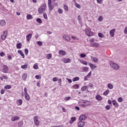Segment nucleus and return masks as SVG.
Returning a JSON list of instances; mask_svg holds the SVG:
<instances>
[{
  "label": "nucleus",
  "instance_id": "f257e3e1",
  "mask_svg": "<svg viewBox=\"0 0 127 127\" xmlns=\"http://www.w3.org/2000/svg\"><path fill=\"white\" fill-rule=\"evenodd\" d=\"M46 8H47V5H46V3H44L39 7L38 13L39 14H42L44 13V12H45V11L46 10Z\"/></svg>",
  "mask_w": 127,
  "mask_h": 127
},
{
  "label": "nucleus",
  "instance_id": "f03ea898",
  "mask_svg": "<svg viewBox=\"0 0 127 127\" xmlns=\"http://www.w3.org/2000/svg\"><path fill=\"white\" fill-rule=\"evenodd\" d=\"M85 32L86 35L89 37H91V36H93L94 35V32L91 30L90 28L85 29Z\"/></svg>",
  "mask_w": 127,
  "mask_h": 127
},
{
  "label": "nucleus",
  "instance_id": "7ed1b4c3",
  "mask_svg": "<svg viewBox=\"0 0 127 127\" xmlns=\"http://www.w3.org/2000/svg\"><path fill=\"white\" fill-rule=\"evenodd\" d=\"M110 64L111 67L113 68V69H114V70H119V69H120V66H119V64L113 62H110Z\"/></svg>",
  "mask_w": 127,
  "mask_h": 127
},
{
  "label": "nucleus",
  "instance_id": "20e7f679",
  "mask_svg": "<svg viewBox=\"0 0 127 127\" xmlns=\"http://www.w3.org/2000/svg\"><path fill=\"white\" fill-rule=\"evenodd\" d=\"M63 38L64 41H66L67 42H69V41H70L71 40V38H70V36L66 34L63 35Z\"/></svg>",
  "mask_w": 127,
  "mask_h": 127
},
{
  "label": "nucleus",
  "instance_id": "39448f33",
  "mask_svg": "<svg viewBox=\"0 0 127 127\" xmlns=\"http://www.w3.org/2000/svg\"><path fill=\"white\" fill-rule=\"evenodd\" d=\"M34 122L37 127H39V125H40V123L38 121V116H35L34 117Z\"/></svg>",
  "mask_w": 127,
  "mask_h": 127
},
{
  "label": "nucleus",
  "instance_id": "423d86ee",
  "mask_svg": "<svg viewBox=\"0 0 127 127\" xmlns=\"http://www.w3.org/2000/svg\"><path fill=\"white\" fill-rule=\"evenodd\" d=\"M62 61L64 62V63H71V59L69 58H64L62 59Z\"/></svg>",
  "mask_w": 127,
  "mask_h": 127
},
{
  "label": "nucleus",
  "instance_id": "0eeeda50",
  "mask_svg": "<svg viewBox=\"0 0 127 127\" xmlns=\"http://www.w3.org/2000/svg\"><path fill=\"white\" fill-rule=\"evenodd\" d=\"M116 33V29H113L110 31L109 34L111 37L115 36V33Z\"/></svg>",
  "mask_w": 127,
  "mask_h": 127
},
{
  "label": "nucleus",
  "instance_id": "6e6552de",
  "mask_svg": "<svg viewBox=\"0 0 127 127\" xmlns=\"http://www.w3.org/2000/svg\"><path fill=\"white\" fill-rule=\"evenodd\" d=\"M2 71L3 73H4L5 74H6V73H7V71H8V66L5 65H4L3 66Z\"/></svg>",
  "mask_w": 127,
  "mask_h": 127
},
{
  "label": "nucleus",
  "instance_id": "1a4fd4ad",
  "mask_svg": "<svg viewBox=\"0 0 127 127\" xmlns=\"http://www.w3.org/2000/svg\"><path fill=\"white\" fill-rule=\"evenodd\" d=\"M86 119H87V116H86V115H85L84 114L81 115L79 118V120L80 121H85Z\"/></svg>",
  "mask_w": 127,
  "mask_h": 127
},
{
  "label": "nucleus",
  "instance_id": "9d476101",
  "mask_svg": "<svg viewBox=\"0 0 127 127\" xmlns=\"http://www.w3.org/2000/svg\"><path fill=\"white\" fill-rule=\"evenodd\" d=\"M7 35V31H4L3 34L1 36V39H2V40H4V39L6 38Z\"/></svg>",
  "mask_w": 127,
  "mask_h": 127
},
{
  "label": "nucleus",
  "instance_id": "9b49d317",
  "mask_svg": "<svg viewBox=\"0 0 127 127\" xmlns=\"http://www.w3.org/2000/svg\"><path fill=\"white\" fill-rule=\"evenodd\" d=\"M88 65L90 67L92 70H94V69H96V68H97V66H96V65L92 63H88Z\"/></svg>",
  "mask_w": 127,
  "mask_h": 127
},
{
  "label": "nucleus",
  "instance_id": "f8f14e48",
  "mask_svg": "<svg viewBox=\"0 0 127 127\" xmlns=\"http://www.w3.org/2000/svg\"><path fill=\"white\" fill-rule=\"evenodd\" d=\"M91 44L92 47H96V48L100 47V44H99V43H96V42L91 43Z\"/></svg>",
  "mask_w": 127,
  "mask_h": 127
},
{
  "label": "nucleus",
  "instance_id": "ddd939ff",
  "mask_svg": "<svg viewBox=\"0 0 127 127\" xmlns=\"http://www.w3.org/2000/svg\"><path fill=\"white\" fill-rule=\"evenodd\" d=\"M78 105L80 107H83V108H85L86 107L85 103H84V100H81L80 102H79Z\"/></svg>",
  "mask_w": 127,
  "mask_h": 127
},
{
  "label": "nucleus",
  "instance_id": "4468645a",
  "mask_svg": "<svg viewBox=\"0 0 127 127\" xmlns=\"http://www.w3.org/2000/svg\"><path fill=\"white\" fill-rule=\"evenodd\" d=\"M19 120V117L18 116H14L11 118V122H15V121H18Z\"/></svg>",
  "mask_w": 127,
  "mask_h": 127
},
{
  "label": "nucleus",
  "instance_id": "2eb2a0df",
  "mask_svg": "<svg viewBox=\"0 0 127 127\" xmlns=\"http://www.w3.org/2000/svg\"><path fill=\"white\" fill-rule=\"evenodd\" d=\"M59 54H61L63 56H65L66 55V52L64 50H61L59 52Z\"/></svg>",
  "mask_w": 127,
  "mask_h": 127
},
{
  "label": "nucleus",
  "instance_id": "dca6fc26",
  "mask_svg": "<svg viewBox=\"0 0 127 127\" xmlns=\"http://www.w3.org/2000/svg\"><path fill=\"white\" fill-rule=\"evenodd\" d=\"M85 126V122L80 121L78 123V127H83Z\"/></svg>",
  "mask_w": 127,
  "mask_h": 127
},
{
  "label": "nucleus",
  "instance_id": "f3484780",
  "mask_svg": "<svg viewBox=\"0 0 127 127\" xmlns=\"http://www.w3.org/2000/svg\"><path fill=\"white\" fill-rule=\"evenodd\" d=\"M32 37V34H28L26 37V38L27 39V41H30V40L31 39V38Z\"/></svg>",
  "mask_w": 127,
  "mask_h": 127
},
{
  "label": "nucleus",
  "instance_id": "a211bd4d",
  "mask_svg": "<svg viewBox=\"0 0 127 127\" xmlns=\"http://www.w3.org/2000/svg\"><path fill=\"white\" fill-rule=\"evenodd\" d=\"M92 75V71H90L86 76L84 77V81H87L88 78H90Z\"/></svg>",
  "mask_w": 127,
  "mask_h": 127
},
{
  "label": "nucleus",
  "instance_id": "6ab92c4d",
  "mask_svg": "<svg viewBox=\"0 0 127 127\" xmlns=\"http://www.w3.org/2000/svg\"><path fill=\"white\" fill-rule=\"evenodd\" d=\"M7 80V79H8V77L4 74H2L1 76H0V79L2 81V80Z\"/></svg>",
  "mask_w": 127,
  "mask_h": 127
},
{
  "label": "nucleus",
  "instance_id": "aec40b11",
  "mask_svg": "<svg viewBox=\"0 0 127 127\" xmlns=\"http://www.w3.org/2000/svg\"><path fill=\"white\" fill-rule=\"evenodd\" d=\"M112 104L114 107H116V108H118V107H119V104L116 100H113Z\"/></svg>",
  "mask_w": 127,
  "mask_h": 127
},
{
  "label": "nucleus",
  "instance_id": "412c9836",
  "mask_svg": "<svg viewBox=\"0 0 127 127\" xmlns=\"http://www.w3.org/2000/svg\"><path fill=\"white\" fill-rule=\"evenodd\" d=\"M18 54H20V55L21 56H22V58H23V59H24V58H25L24 54L23 53V52H22V50H18Z\"/></svg>",
  "mask_w": 127,
  "mask_h": 127
},
{
  "label": "nucleus",
  "instance_id": "4be33fe9",
  "mask_svg": "<svg viewBox=\"0 0 127 127\" xmlns=\"http://www.w3.org/2000/svg\"><path fill=\"white\" fill-rule=\"evenodd\" d=\"M83 103L85 104V107H87V106H90L91 105V102L89 101L83 100Z\"/></svg>",
  "mask_w": 127,
  "mask_h": 127
},
{
  "label": "nucleus",
  "instance_id": "5701e85b",
  "mask_svg": "<svg viewBox=\"0 0 127 127\" xmlns=\"http://www.w3.org/2000/svg\"><path fill=\"white\" fill-rule=\"evenodd\" d=\"M16 104L17 106H21L22 105V100L18 99L17 100Z\"/></svg>",
  "mask_w": 127,
  "mask_h": 127
},
{
  "label": "nucleus",
  "instance_id": "b1692460",
  "mask_svg": "<svg viewBox=\"0 0 127 127\" xmlns=\"http://www.w3.org/2000/svg\"><path fill=\"white\" fill-rule=\"evenodd\" d=\"M107 87L108 89L112 90V89H114V85L112 83H108L107 84Z\"/></svg>",
  "mask_w": 127,
  "mask_h": 127
},
{
  "label": "nucleus",
  "instance_id": "393cba45",
  "mask_svg": "<svg viewBox=\"0 0 127 127\" xmlns=\"http://www.w3.org/2000/svg\"><path fill=\"white\" fill-rule=\"evenodd\" d=\"M24 97L26 101H29V100H30V97L29 96V95H28V93L24 94Z\"/></svg>",
  "mask_w": 127,
  "mask_h": 127
},
{
  "label": "nucleus",
  "instance_id": "a878e982",
  "mask_svg": "<svg viewBox=\"0 0 127 127\" xmlns=\"http://www.w3.org/2000/svg\"><path fill=\"white\" fill-rule=\"evenodd\" d=\"M76 120V117H71L70 119V121H69V124H73L74 122H75Z\"/></svg>",
  "mask_w": 127,
  "mask_h": 127
},
{
  "label": "nucleus",
  "instance_id": "bb28decb",
  "mask_svg": "<svg viewBox=\"0 0 127 127\" xmlns=\"http://www.w3.org/2000/svg\"><path fill=\"white\" fill-rule=\"evenodd\" d=\"M5 25V21L4 20H0V25L1 26H4Z\"/></svg>",
  "mask_w": 127,
  "mask_h": 127
},
{
  "label": "nucleus",
  "instance_id": "cd10ccee",
  "mask_svg": "<svg viewBox=\"0 0 127 127\" xmlns=\"http://www.w3.org/2000/svg\"><path fill=\"white\" fill-rule=\"evenodd\" d=\"M91 60L93 61V62H95V63H98V60L96 57H91Z\"/></svg>",
  "mask_w": 127,
  "mask_h": 127
},
{
  "label": "nucleus",
  "instance_id": "c85d7f7f",
  "mask_svg": "<svg viewBox=\"0 0 127 127\" xmlns=\"http://www.w3.org/2000/svg\"><path fill=\"white\" fill-rule=\"evenodd\" d=\"M96 99L97 101H102L103 100V97L101 95H97L96 96Z\"/></svg>",
  "mask_w": 127,
  "mask_h": 127
},
{
  "label": "nucleus",
  "instance_id": "c756f323",
  "mask_svg": "<svg viewBox=\"0 0 127 127\" xmlns=\"http://www.w3.org/2000/svg\"><path fill=\"white\" fill-rule=\"evenodd\" d=\"M21 46H22V44H21V43H18L16 44V48L17 49H20Z\"/></svg>",
  "mask_w": 127,
  "mask_h": 127
},
{
  "label": "nucleus",
  "instance_id": "7c9ffc66",
  "mask_svg": "<svg viewBox=\"0 0 127 127\" xmlns=\"http://www.w3.org/2000/svg\"><path fill=\"white\" fill-rule=\"evenodd\" d=\"M26 18L28 19V20H30V19H32V18H33V16H32V15L28 14L26 16Z\"/></svg>",
  "mask_w": 127,
  "mask_h": 127
},
{
  "label": "nucleus",
  "instance_id": "2f4dec72",
  "mask_svg": "<svg viewBox=\"0 0 127 127\" xmlns=\"http://www.w3.org/2000/svg\"><path fill=\"white\" fill-rule=\"evenodd\" d=\"M26 78H27V74H26V73L23 74L22 79H23V81H26Z\"/></svg>",
  "mask_w": 127,
  "mask_h": 127
},
{
  "label": "nucleus",
  "instance_id": "473e14b6",
  "mask_svg": "<svg viewBox=\"0 0 127 127\" xmlns=\"http://www.w3.org/2000/svg\"><path fill=\"white\" fill-rule=\"evenodd\" d=\"M46 58H47V59H49V60L51 59V58H52V54H47Z\"/></svg>",
  "mask_w": 127,
  "mask_h": 127
},
{
  "label": "nucleus",
  "instance_id": "72a5a7b5",
  "mask_svg": "<svg viewBox=\"0 0 127 127\" xmlns=\"http://www.w3.org/2000/svg\"><path fill=\"white\" fill-rule=\"evenodd\" d=\"M4 89H5V90H8L9 89H11V85H7L4 87Z\"/></svg>",
  "mask_w": 127,
  "mask_h": 127
},
{
  "label": "nucleus",
  "instance_id": "f704fd0d",
  "mask_svg": "<svg viewBox=\"0 0 127 127\" xmlns=\"http://www.w3.org/2000/svg\"><path fill=\"white\" fill-rule=\"evenodd\" d=\"M78 20L79 22L80 25H82V19H81V16L80 15L78 16Z\"/></svg>",
  "mask_w": 127,
  "mask_h": 127
},
{
  "label": "nucleus",
  "instance_id": "c9c22d12",
  "mask_svg": "<svg viewBox=\"0 0 127 127\" xmlns=\"http://www.w3.org/2000/svg\"><path fill=\"white\" fill-rule=\"evenodd\" d=\"M36 21L37 22H38V23H39L40 24H41V23H42V20H41L40 18H37Z\"/></svg>",
  "mask_w": 127,
  "mask_h": 127
},
{
  "label": "nucleus",
  "instance_id": "e433bc0d",
  "mask_svg": "<svg viewBox=\"0 0 127 127\" xmlns=\"http://www.w3.org/2000/svg\"><path fill=\"white\" fill-rule=\"evenodd\" d=\"M109 93H110V90H107L106 91H105L104 93H103V95L104 96H108V95L109 94Z\"/></svg>",
  "mask_w": 127,
  "mask_h": 127
},
{
  "label": "nucleus",
  "instance_id": "4c0bfd02",
  "mask_svg": "<svg viewBox=\"0 0 127 127\" xmlns=\"http://www.w3.org/2000/svg\"><path fill=\"white\" fill-rule=\"evenodd\" d=\"M79 77H77V76L75 77H74L72 79L73 82H76V81H79Z\"/></svg>",
  "mask_w": 127,
  "mask_h": 127
},
{
  "label": "nucleus",
  "instance_id": "58836bf2",
  "mask_svg": "<svg viewBox=\"0 0 127 127\" xmlns=\"http://www.w3.org/2000/svg\"><path fill=\"white\" fill-rule=\"evenodd\" d=\"M64 9L66 11H68V5H67V4H64Z\"/></svg>",
  "mask_w": 127,
  "mask_h": 127
},
{
  "label": "nucleus",
  "instance_id": "ea45409f",
  "mask_svg": "<svg viewBox=\"0 0 127 127\" xmlns=\"http://www.w3.org/2000/svg\"><path fill=\"white\" fill-rule=\"evenodd\" d=\"M80 62L82 63V64H83V65H88V63L85 61H80Z\"/></svg>",
  "mask_w": 127,
  "mask_h": 127
},
{
  "label": "nucleus",
  "instance_id": "a19ab883",
  "mask_svg": "<svg viewBox=\"0 0 127 127\" xmlns=\"http://www.w3.org/2000/svg\"><path fill=\"white\" fill-rule=\"evenodd\" d=\"M73 89H79V85L74 84L72 86Z\"/></svg>",
  "mask_w": 127,
  "mask_h": 127
},
{
  "label": "nucleus",
  "instance_id": "79ce46f5",
  "mask_svg": "<svg viewBox=\"0 0 127 127\" xmlns=\"http://www.w3.org/2000/svg\"><path fill=\"white\" fill-rule=\"evenodd\" d=\"M23 126V122L22 121H20L18 123V127H22V126Z\"/></svg>",
  "mask_w": 127,
  "mask_h": 127
},
{
  "label": "nucleus",
  "instance_id": "37998d69",
  "mask_svg": "<svg viewBox=\"0 0 127 127\" xmlns=\"http://www.w3.org/2000/svg\"><path fill=\"white\" fill-rule=\"evenodd\" d=\"M33 68L35 70H37L38 69V64H35L33 66Z\"/></svg>",
  "mask_w": 127,
  "mask_h": 127
},
{
  "label": "nucleus",
  "instance_id": "c03bdc74",
  "mask_svg": "<svg viewBox=\"0 0 127 127\" xmlns=\"http://www.w3.org/2000/svg\"><path fill=\"white\" fill-rule=\"evenodd\" d=\"M58 12L60 14H62L63 13V10H62V9L59 8L58 9Z\"/></svg>",
  "mask_w": 127,
  "mask_h": 127
},
{
  "label": "nucleus",
  "instance_id": "a18cd8bd",
  "mask_svg": "<svg viewBox=\"0 0 127 127\" xmlns=\"http://www.w3.org/2000/svg\"><path fill=\"white\" fill-rule=\"evenodd\" d=\"M35 77L36 78V79H37V80H39L41 79V75H35Z\"/></svg>",
  "mask_w": 127,
  "mask_h": 127
},
{
  "label": "nucleus",
  "instance_id": "49530a36",
  "mask_svg": "<svg viewBox=\"0 0 127 127\" xmlns=\"http://www.w3.org/2000/svg\"><path fill=\"white\" fill-rule=\"evenodd\" d=\"M48 5L49 6L50 10H52V9H53V6H52V5H51V4H48Z\"/></svg>",
  "mask_w": 127,
  "mask_h": 127
},
{
  "label": "nucleus",
  "instance_id": "de8ad7c7",
  "mask_svg": "<svg viewBox=\"0 0 127 127\" xmlns=\"http://www.w3.org/2000/svg\"><path fill=\"white\" fill-rule=\"evenodd\" d=\"M43 17L45 19H47L48 17L47 16V14L46 13H43Z\"/></svg>",
  "mask_w": 127,
  "mask_h": 127
},
{
  "label": "nucleus",
  "instance_id": "09e8293b",
  "mask_svg": "<svg viewBox=\"0 0 127 127\" xmlns=\"http://www.w3.org/2000/svg\"><path fill=\"white\" fill-rule=\"evenodd\" d=\"M27 66H28L27 64H24V65H21V68L22 69H26V68H27Z\"/></svg>",
  "mask_w": 127,
  "mask_h": 127
},
{
  "label": "nucleus",
  "instance_id": "8fccbe9b",
  "mask_svg": "<svg viewBox=\"0 0 127 127\" xmlns=\"http://www.w3.org/2000/svg\"><path fill=\"white\" fill-rule=\"evenodd\" d=\"M88 69L89 68H88L87 67H84L82 69V71H83V72H87V71H88Z\"/></svg>",
  "mask_w": 127,
  "mask_h": 127
},
{
  "label": "nucleus",
  "instance_id": "3c124183",
  "mask_svg": "<svg viewBox=\"0 0 127 127\" xmlns=\"http://www.w3.org/2000/svg\"><path fill=\"white\" fill-rule=\"evenodd\" d=\"M87 89V86H83V87H81V90L83 91H86Z\"/></svg>",
  "mask_w": 127,
  "mask_h": 127
},
{
  "label": "nucleus",
  "instance_id": "603ef678",
  "mask_svg": "<svg viewBox=\"0 0 127 127\" xmlns=\"http://www.w3.org/2000/svg\"><path fill=\"white\" fill-rule=\"evenodd\" d=\"M37 44H38L39 46H42L43 43L42 42L39 41L37 42Z\"/></svg>",
  "mask_w": 127,
  "mask_h": 127
},
{
  "label": "nucleus",
  "instance_id": "864d4df0",
  "mask_svg": "<svg viewBox=\"0 0 127 127\" xmlns=\"http://www.w3.org/2000/svg\"><path fill=\"white\" fill-rule=\"evenodd\" d=\"M123 101V98L122 97H119L118 99V101L119 102V103H122Z\"/></svg>",
  "mask_w": 127,
  "mask_h": 127
},
{
  "label": "nucleus",
  "instance_id": "5fc2aeb1",
  "mask_svg": "<svg viewBox=\"0 0 127 127\" xmlns=\"http://www.w3.org/2000/svg\"><path fill=\"white\" fill-rule=\"evenodd\" d=\"M70 99H71V97L68 96V97L64 98V100L65 102H67V101H69V100H70Z\"/></svg>",
  "mask_w": 127,
  "mask_h": 127
},
{
  "label": "nucleus",
  "instance_id": "6e6d98bb",
  "mask_svg": "<svg viewBox=\"0 0 127 127\" xmlns=\"http://www.w3.org/2000/svg\"><path fill=\"white\" fill-rule=\"evenodd\" d=\"M74 5L76 6V7H77V8H81V6L80 5V4L75 3Z\"/></svg>",
  "mask_w": 127,
  "mask_h": 127
},
{
  "label": "nucleus",
  "instance_id": "4d7b16f0",
  "mask_svg": "<svg viewBox=\"0 0 127 127\" xmlns=\"http://www.w3.org/2000/svg\"><path fill=\"white\" fill-rule=\"evenodd\" d=\"M98 21H103V16H100L98 18Z\"/></svg>",
  "mask_w": 127,
  "mask_h": 127
},
{
  "label": "nucleus",
  "instance_id": "13d9d810",
  "mask_svg": "<svg viewBox=\"0 0 127 127\" xmlns=\"http://www.w3.org/2000/svg\"><path fill=\"white\" fill-rule=\"evenodd\" d=\"M71 38L73 39V40H79V39L77 37L71 36Z\"/></svg>",
  "mask_w": 127,
  "mask_h": 127
},
{
  "label": "nucleus",
  "instance_id": "bf43d9fd",
  "mask_svg": "<svg viewBox=\"0 0 127 127\" xmlns=\"http://www.w3.org/2000/svg\"><path fill=\"white\" fill-rule=\"evenodd\" d=\"M98 35L99 37H100L101 38H103V37H104V35H103V34H102L101 33H98Z\"/></svg>",
  "mask_w": 127,
  "mask_h": 127
},
{
  "label": "nucleus",
  "instance_id": "052dcab7",
  "mask_svg": "<svg viewBox=\"0 0 127 127\" xmlns=\"http://www.w3.org/2000/svg\"><path fill=\"white\" fill-rule=\"evenodd\" d=\"M81 58H85V57H86V54H81L80 55Z\"/></svg>",
  "mask_w": 127,
  "mask_h": 127
},
{
  "label": "nucleus",
  "instance_id": "680f3d73",
  "mask_svg": "<svg viewBox=\"0 0 127 127\" xmlns=\"http://www.w3.org/2000/svg\"><path fill=\"white\" fill-rule=\"evenodd\" d=\"M24 95L26 94H28L27 93V88H26V87H25L24 88Z\"/></svg>",
  "mask_w": 127,
  "mask_h": 127
},
{
  "label": "nucleus",
  "instance_id": "e2e57ef3",
  "mask_svg": "<svg viewBox=\"0 0 127 127\" xmlns=\"http://www.w3.org/2000/svg\"><path fill=\"white\" fill-rule=\"evenodd\" d=\"M25 55H28V49H25L24 50Z\"/></svg>",
  "mask_w": 127,
  "mask_h": 127
},
{
  "label": "nucleus",
  "instance_id": "0e129e2a",
  "mask_svg": "<svg viewBox=\"0 0 127 127\" xmlns=\"http://www.w3.org/2000/svg\"><path fill=\"white\" fill-rule=\"evenodd\" d=\"M125 34H127V27H125L124 31Z\"/></svg>",
  "mask_w": 127,
  "mask_h": 127
},
{
  "label": "nucleus",
  "instance_id": "69168bd1",
  "mask_svg": "<svg viewBox=\"0 0 127 127\" xmlns=\"http://www.w3.org/2000/svg\"><path fill=\"white\" fill-rule=\"evenodd\" d=\"M110 109H111V106L110 105H106V109L107 110V111H109Z\"/></svg>",
  "mask_w": 127,
  "mask_h": 127
},
{
  "label": "nucleus",
  "instance_id": "338daca9",
  "mask_svg": "<svg viewBox=\"0 0 127 127\" xmlns=\"http://www.w3.org/2000/svg\"><path fill=\"white\" fill-rule=\"evenodd\" d=\"M97 3H99V4H101L102 2H103V0H96Z\"/></svg>",
  "mask_w": 127,
  "mask_h": 127
},
{
  "label": "nucleus",
  "instance_id": "774afa93",
  "mask_svg": "<svg viewBox=\"0 0 127 127\" xmlns=\"http://www.w3.org/2000/svg\"><path fill=\"white\" fill-rule=\"evenodd\" d=\"M7 58H8V60H11L12 59V57H11V56H10V55H8Z\"/></svg>",
  "mask_w": 127,
  "mask_h": 127
}]
</instances>
